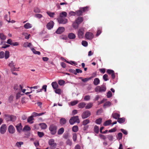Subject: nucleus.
<instances>
[{"mask_svg":"<svg viewBox=\"0 0 149 149\" xmlns=\"http://www.w3.org/2000/svg\"><path fill=\"white\" fill-rule=\"evenodd\" d=\"M49 129L52 135H55L56 133L57 127L56 125L52 124L49 126Z\"/></svg>","mask_w":149,"mask_h":149,"instance_id":"1","label":"nucleus"},{"mask_svg":"<svg viewBox=\"0 0 149 149\" xmlns=\"http://www.w3.org/2000/svg\"><path fill=\"white\" fill-rule=\"evenodd\" d=\"M49 146L48 147L49 149H55L56 148V143L54 142V139H50L48 142Z\"/></svg>","mask_w":149,"mask_h":149,"instance_id":"2","label":"nucleus"},{"mask_svg":"<svg viewBox=\"0 0 149 149\" xmlns=\"http://www.w3.org/2000/svg\"><path fill=\"white\" fill-rule=\"evenodd\" d=\"M106 90V88L104 85L97 86L95 88L96 92L102 93L105 92Z\"/></svg>","mask_w":149,"mask_h":149,"instance_id":"3","label":"nucleus"},{"mask_svg":"<svg viewBox=\"0 0 149 149\" xmlns=\"http://www.w3.org/2000/svg\"><path fill=\"white\" fill-rule=\"evenodd\" d=\"M70 123L71 124H73L75 123H79L80 120L78 116H74L72 117L69 120Z\"/></svg>","mask_w":149,"mask_h":149,"instance_id":"4","label":"nucleus"},{"mask_svg":"<svg viewBox=\"0 0 149 149\" xmlns=\"http://www.w3.org/2000/svg\"><path fill=\"white\" fill-rule=\"evenodd\" d=\"M9 66L11 68V71H14L18 70V69L19 68V67L18 68H16L15 67V63L13 61H11L9 64Z\"/></svg>","mask_w":149,"mask_h":149,"instance_id":"5","label":"nucleus"},{"mask_svg":"<svg viewBox=\"0 0 149 149\" xmlns=\"http://www.w3.org/2000/svg\"><path fill=\"white\" fill-rule=\"evenodd\" d=\"M91 115L90 112L88 110H86L81 115L82 118L83 119H85L89 117Z\"/></svg>","mask_w":149,"mask_h":149,"instance_id":"6","label":"nucleus"},{"mask_svg":"<svg viewBox=\"0 0 149 149\" xmlns=\"http://www.w3.org/2000/svg\"><path fill=\"white\" fill-rule=\"evenodd\" d=\"M84 32V29L83 28H81L79 30L78 32V35L79 38H83Z\"/></svg>","mask_w":149,"mask_h":149,"instance_id":"7","label":"nucleus"},{"mask_svg":"<svg viewBox=\"0 0 149 149\" xmlns=\"http://www.w3.org/2000/svg\"><path fill=\"white\" fill-rule=\"evenodd\" d=\"M58 21L59 24H65L68 22V20L65 18L59 17Z\"/></svg>","mask_w":149,"mask_h":149,"instance_id":"8","label":"nucleus"},{"mask_svg":"<svg viewBox=\"0 0 149 149\" xmlns=\"http://www.w3.org/2000/svg\"><path fill=\"white\" fill-rule=\"evenodd\" d=\"M7 130V126L5 124L1 125L0 128V132L2 134H4L6 131Z\"/></svg>","mask_w":149,"mask_h":149,"instance_id":"9","label":"nucleus"},{"mask_svg":"<svg viewBox=\"0 0 149 149\" xmlns=\"http://www.w3.org/2000/svg\"><path fill=\"white\" fill-rule=\"evenodd\" d=\"M8 130L9 132L11 134H14L15 131V128L12 125H10L9 126Z\"/></svg>","mask_w":149,"mask_h":149,"instance_id":"10","label":"nucleus"},{"mask_svg":"<svg viewBox=\"0 0 149 149\" xmlns=\"http://www.w3.org/2000/svg\"><path fill=\"white\" fill-rule=\"evenodd\" d=\"M85 36L86 39L91 40L93 38V35L91 32H87L86 33Z\"/></svg>","mask_w":149,"mask_h":149,"instance_id":"11","label":"nucleus"},{"mask_svg":"<svg viewBox=\"0 0 149 149\" xmlns=\"http://www.w3.org/2000/svg\"><path fill=\"white\" fill-rule=\"evenodd\" d=\"M65 31V28L63 27H59L56 31V33L57 34H61Z\"/></svg>","mask_w":149,"mask_h":149,"instance_id":"12","label":"nucleus"},{"mask_svg":"<svg viewBox=\"0 0 149 149\" xmlns=\"http://www.w3.org/2000/svg\"><path fill=\"white\" fill-rule=\"evenodd\" d=\"M16 127L17 131L19 133H20L22 130V126L21 123L17 124L16 126Z\"/></svg>","mask_w":149,"mask_h":149,"instance_id":"13","label":"nucleus"},{"mask_svg":"<svg viewBox=\"0 0 149 149\" xmlns=\"http://www.w3.org/2000/svg\"><path fill=\"white\" fill-rule=\"evenodd\" d=\"M54 24V23L53 21H50L47 24L46 26L47 29L49 30L52 29L53 27Z\"/></svg>","mask_w":149,"mask_h":149,"instance_id":"14","label":"nucleus"},{"mask_svg":"<svg viewBox=\"0 0 149 149\" xmlns=\"http://www.w3.org/2000/svg\"><path fill=\"white\" fill-rule=\"evenodd\" d=\"M112 116L113 118H114L116 119H117L118 120L120 117V115L119 113H117L113 112L112 114Z\"/></svg>","mask_w":149,"mask_h":149,"instance_id":"15","label":"nucleus"},{"mask_svg":"<svg viewBox=\"0 0 149 149\" xmlns=\"http://www.w3.org/2000/svg\"><path fill=\"white\" fill-rule=\"evenodd\" d=\"M83 18L82 17H79L76 20V22L78 24H80L83 21Z\"/></svg>","mask_w":149,"mask_h":149,"instance_id":"16","label":"nucleus"},{"mask_svg":"<svg viewBox=\"0 0 149 149\" xmlns=\"http://www.w3.org/2000/svg\"><path fill=\"white\" fill-rule=\"evenodd\" d=\"M68 37L70 39H74L75 38L76 36L74 33H70L68 34Z\"/></svg>","mask_w":149,"mask_h":149,"instance_id":"17","label":"nucleus"},{"mask_svg":"<svg viewBox=\"0 0 149 149\" xmlns=\"http://www.w3.org/2000/svg\"><path fill=\"white\" fill-rule=\"evenodd\" d=\"M52 85L54 89H57L58 87V85L56 81L52 82Z\"/></svg>","mask_w":149,"mask_h":149,"instance_id":"18","label":"nucleus"},{"mask_svg":"<svg viewBox=\"0 0 149 149\" xmlns=\"http://www.w3.org/2000/svg\"><path fill=\"white\" fill-rule=\"evenodd\" d=\"M125 120V118L124 117L119 118L117 120V122L120 124L123 123Z\"/></svg>","mask_w":149,"mask_h":149,"instance_id":"19","label":"nucleus"},{"mask_svg":"<svg viewBox=\"0 0 149 149\" xmlns=\"http://www.w3.org/2000/svg\"><path fill=\"white\" fill-rule=\"evenodd\" d=\"M86 104L84 102H81L79 103L78 104V107L81 109H82L85 107Z\"/></svg>","mask_w":149,"mask_h":149,"instance_id":"20","label":"nucleus"},{"mask_svg":"<svg viewBox=\"0 0 149 149\" xmlns=\"http://www.w3.org/2000/svg\"><path fill=\"white\" fill-rule=\"evenodd\" d=\"M67 14L65 12H62L60 13L59 15L60 17H59L65 18L67 16Z\"/></svg>","mask_w":149,"mask_h":149,"instance_id":"21","label":"nucleus"},{"mask_svg":"<svg viewBox=\"0 0 149 149\" xmlns=\"http://www.w3.org/2000/svg\"><path fill=\"white\" fill-rule=\"evenodd\" d=\"M112 121L111 120L109 119L105 121L104 124L103 125L104 126H107L110 125Z\"/></svg>","mask_w":149,"mask_h":149,"instance_id":"22","label":"nucleus"},{"mask_svg":"<svg viewBox=\"0 0 149 149\" xmlns=\"http://www.w3.org/2000/svg\"><path fill=\"white\" fill-rule=\"evenodd\" d=\"M100 83V80L99 78H95L93 81V84L95 85H98Z\"/></svg>","mask_w":149,"mask_h":149,"instance_id":"23","label":"nucleus"},{"mask_svg":"<svg viewBox=\"0 0 149 149\" xmlns=\"http://www.w3.org/2000/svg\"><path fill=\"white\" fill-rule=\"evenodd\" d=\"M39 125L40 126L41 128L42 129H45L47 127V125L45 123H41L39 124Z\"/></svg>","mask_w":149,"mask_h":149,"instance_id":"24","label":"nucleus"},{"mask_svg":"<svg viewBox=\"0 0 149 149\" xmlns=\"http://www.w3.org/2000/svg\"><path fill=\"white\" fill-rule=\"evenodd\" d=\"M4 116L5 117V119L7 122L10 121L11 115L5 114Z\"/></svg>","mask_w":149,"mask_h":149,"instance_id":"25","label":"nucleus"},{"mask_svg":"<svg viewBox=\"0 0 149 149\" xmlns=\"http://www.w3.org/2000/svg\"><path fill=\"white\" fill-rule=\"evenodd\" d=\"M31 130V128L28 125L25 126L23 128L22 131L24 132L30 131Z\"/></svg>","mask_w":149,"mask_h":149,"instance_id":"26","label":"nucleus"},{"mask_svg":"<svg viewBox=\"0 0 149 149\" xmlns=\"http://www.w3.org/2000/svg\"><path fill=\"white\" fill-rule=\"evenodd\" d=\"M24 27L26 29H29L32 27V26L31 24L29 23H27L25 24L24 25Z\"/></svg>","mask_w":149,"mask_h":149,"instance_id":"27","label":"nucleus"},{"mask_svg":"<svg viewBox=\"0 0 149 149\" xmlns=\"http://www.w3.org/2000/svg\"><path fill=\"white\" fill-rule=\"evenodd\" d=\"M111 105V103L109 102L108 101L106 102L103 105V107L104 108H105L106 107H109Z\"/></svg>","mask_w":149,"mask_h":149,"instance_id":"28","label":"nucleus"},{"mask_svg":"<svg viewBox=\"0 0 149 149\" xmlns=\"http://www.w3.org/2000/svg\"><path fill=\"white\" fill-rule=\"evenodd\" d=\"M17 117L16 116L13 115H11V117L10 120V121L12 122H15L16 120Z\"/></svg>","mask_w":149,"mask_h":149,"instance_id":"29","label":"nucleus"},{"mask_svg":"<svg viewBox=\"0 0 149 149\" xmlns=\"http://www.w3.org/2000/svg\"><path fill=\"white\" fill-rule=\"evenodd\" d=\"M32 44L31 43H29L28 42L24 43L23 46L24 47H30L31 46Z\"/></svg>","mask_w":149,"mask_h":149,"instance_id":"30","label":"nucleus"},{"mask_svg":"<svg viewBox=\"0 0 149 149\" xmlns=\"http://www.w3.org/2000/svg\"><path fill=\"white\" fill-rule=\"evenodd\" d=\"M76 15L77 16H81L82 15V11L80 10L76 11Z\"/></svg>","mask_w":149,"mask_h":149,"instance_id":"31","label":"nucleus"},{"mask_svg":"<svg viewBox=\"0 0 149 149\" xmlns=\"http://www.w3.org/2000/svg\"><path fill=\"white\" fill-rule=\"evenodd\" d=\"M93 106V103L92 102H90L88 103L87 105L85 106L86 109H89L92 107Z\"/></svg>","mask_w":149,"mask_h":149,"instance_id":"32","label":"nucleus"},{"mask_svg":"<svg viewBox=\"0 0 149 149\" xmlns=\"http://www.w3.org/2000/svg\"><path fill=\"white\" fill-rule=\"evenodd\" d=\"M89 7L88 6H86V7L80 8L81 10V11H82V13L88 11V8Z\"/></svg>","mask_w":149,"mask_h":149,"instance_id":"33","label":"nucleus"},{"mask_svg":"<svg viewBox=\"0 0 149 149\" xmlns=\"http://www.w3.org/2000/svg\"><path fill=\"white\" fill-rule=\"evenodd\" d=\"M33 120V116H32L29 117L27 119V122L28 123H32L33 122H31L32 120Z\"/></svg>","mask_w":149,"mask_h":149,"instance_id":"34","label":"nucleus"},{"mask_svg":"<svg viewBox=\"0 0 149 149\" xmlns=\"http://www.w3.org/2000/svg\"><path fill=\"white\" fill-rule=\"evenodd\" d=\"M64 132V129L63 127L60 129L58 131V134L59 135L61 134Z\"/></svg>","mask_w":149,"mask_h":149,"instance_id":"35","label":"nucleus"},{"mask_svg":"<svg viewBox=\"0 0 149 149\" xmlns=\"http://www.w3.org/2000/svg\"><path fill=\"white\" fill-rule=\"evenodd\" d=\"M94 132L97 134H98L99 132V128L97 125H95L94 129Z\"/></svg>","mask_w":149,"mask_h":149,"instance_id":"36","label":"nucleus"},{"mask_svg":"<svg viewBox=\"0 0 149 149\" xmlns=\"http://www.w3.org/2000/svg\"><path fill=\"white\" fill-rule=\"evenodd\" d=\"M102 118H100L96 119L95 121V123L97 124L100 125L102 123Z\"/></svg>","mask_w":149,"mask_h":149,"instance_id":"37","label":"nucleus"},{"mask_svg":"<svg viewBox=\"0 0 149 149\" xmlns=\"http://www.w3.org/2000/svg\"><path fill=\"white\" fill-rule=\"evenodd\" d=\"M66 123V120L65 118H62L60 120V123L61 124H65Z\"/></svg>","mask_w":149,"mask_h":149,"instance_id":"38","label":"nucleus"},{"mask_svg":"<svg viewBox=\"0 0 149 149\" xmlns=\"http://www.w3.org/2000/svg\"><path fill=\"white\" fill-rule=\"evenodd\" d=\"M31 49L34 54L39 55H40V52L36 51V50L33 48H31Z\"/></svg>","mask_w":149,"mask_h":149,"instance_id":"39","label":"nucleus"},{"mask_svg":"<svg viewBox=\"0 0 149 149\" xmlns=\"http://www.w3.org/2000/svg\"><path fill=\"white\" fill-rule=\"evenodd\" d=\"M0 38L2 40H5L6 38V36L3 33H0Z\"/></svg>","mask_w":149,"mask_h":149,"instance_id":"40","label":"nucleus"},{"mask_svg":"<svg viewBox=\"0 0 149 149\" xmlns=\"http://www.w3.org/2000/svg\"><path fill=\"white\" fill-rule=\"evenodd\" d=\"M72 130L74 132H77L78 130V127L77 126L75 125L72 128Z\"/></svg>","mask_w":149,"mask_h":149,"instance_id":"41","label":"nucleus"},{"mask_svg":"<svg viewBox=\"0 0 149 149\" xmlns=\"http://www.w3.org/2000/svg\"><path fill=\"white\" fill-rule=\"evenodd\" d=\"M9 57V52L7 51L5 52V57L6 59H8Z\"/></svg>","mask_w":149,"mask_h":149,"instance_id":"42","label":"nucleus"},{"mask_svg":"<svg viewBox=\"0 0 149 149\" xmlns=\"http://www.w3.org/2000/svg\"><path fill=\"white\" fill-rule=\"evenodd\" d=\"M47 14L51 17H53L55 15L54 13L50 12L49 11L47 12Z\"/></svg>","mask_w":149,"mask_h":149,"instance_id":"43","label":"nucleus"},{"mask_svg":"<svg viewBox=\"0 0 149 149\" xmlns=\"http://www.w3.org/2000/svg\"><path fill=\"white\" fill-rule=\"evenodd\" d=\"M89 120L88 119L85 120L83 122V125H86L89 123Z\"/></svg>","mask_w":149,"mask_h":149,"instance_id":"44","label":"nucleus"},{"mask_svg":"<svg viewBox=\"0 0 149 149\" xmlns=\"http://www.w3.org/2000/svg\"><path fill=\"white\" fill-rule=\"evenodd\" d=\"M38 135L40 137H42L44 135V133L42 132H38Z\"/></svg>","mask_w":149,"mask_h":149,"instance_id":"45","label":"nucleus"},{"mask_svg":"<svg viewBox=\"0 0 149 149\" xmlns=\"http://www.w3.org/2000/svg\"><path fill=\"white\" fill-rule=\"evenodd\" d=\"M55 92L56 93L58 94H60L61 93V90L60 89H55Z\"/></svg>","mask_w":149,"mask_h":149,"instance_id":"46","label":"nucleus"},{"mask_svg":"<svg viewBox=\"0 0 149 149\" xmlns=\"http://www.w3.org/2000/svg\"><path fill=\"white\" fill-rule=\"evenodd\" d=\"M65 83V81L62 80H60L58 81V84L61 85L62 86Z\"/></svg>","mask_w":149,"mask_h":149,"instance_id":"47","label":"nucleus"},{"mask_svg":"<svg viewBox=\"0 0 149 149\" xmlns=\"http://www.w3.org/2000/svg\"><path fill=\"white\" fill-rule=\"evenodd\" d=\"M91 97L90 95H87L84 96V100L85 101H88L90 99Z\"/></svg>","mask_w":149,"mask_h":149,"instance_id":"48","label":"nucleus"},{"mask_svg":"<svg viewBox=\"0 0 149 149\" xmlns=\"http://www.w3.org/2000/svg\"><path fill=\"white\" fill-rule=\"evenodd\" d=\"M23 144V143L22 142H17L16 143V146L18 147H20Z\"/></svg>","mask_w":149,"mask_h":149,"instance_id":"49","label":"nucleus"},{"mask_svg":"<svg viewBox=\"0 0 149 149\" xmlns=\"http://www.w3.org/2000/svg\"><path fill=\"white\" fill-rule=\"evenodd\" d=\"M79 24H77L76 22L75 23L74 22L73 23L72 25L74 28L77 29L78 27Z\"/></svg>","mask_w":149,"mask_h":149,"instance_id":"50","label":"nucleus"},{"mask_svg":"<svg viewBox=\"0 0 149 149\" xmlns=\"http://www.w3.org/2000/svg\"><path fill=\"white\" fill-rule=\"evenodd\" d=\"M103 78L105 81H107L108 80V76L107 74H104L103 76Z\"/></svg>","mask_w":149,"mask_h":149,"instance_id":"51","label":"nucleus"},{"mask_svg":"<svg viewBox=\"0 0 149 149\" xmlns=\"http://www.w3.org/2000/svg\"><path fill=\"white\" fill-rule=\"evenodd\" d=\"M112 96V93L110 91H109L107 94V97L108 98H110Z\"/></svg>","mask_w":149,"mask_h":149,"instance_id":"52","label":"nucleus"},{"mask_svg":"<svg viewBox=\"0 0 149 149\" xmlns=\"http://www.w3.org/2000/svg\"><path fill=\"white\" fill-rule=\"evenodd\" d=\"M114 72V71L113 70L110 69H108L107 71V72L109 74H112Z\"/></svg>","mask_w":149,"mask_h":149,"instance_id":"53","label":"nucleus"},{"mask_svg":"<svg viewBox=\"0 0 149 149\" xmlns=\"http://www.w3.org/2000/svg\"><path fill=\"white\" fill-rule=\"evenodd\" d=\"M75 72H76V74H77V73H81L82 72V70L79 69H76L75 70Z\"/></svg>","mask_w":149,"mask_h":149,"instance_id":"54","label":"nucleus"},{"mask_svg":"<svg viewBox=\"0 0 149 149\" xmlns=\"http://www.w3.org/2000/svg\"><path fill=\"white\" fill-rule=\"evenodd\" d=\"M78 103L77 101L75 100L70 102L71 105L72 106H74L76 104Z\"/></svg>","mask_w":149,"mask_h":149,"instance_id":"55","label":"nucleus"},{"mask_svg":"<svg viewBox=\"0 0 149 149\" xmlns=\"http://www.w3.org/2000/svg\"><path fill=\"white\" fill-rule=\"evenodd\" d=\"M72 139L74 141H76L77 139V135L76 133L73 134Z\"/></svg>","mask_w":149,"mask_h":149,"instance_id":"56","label":"nucleus"},{"mask_svg":"<svg viewBox=\"0 0 149 149\" xmlns=\"http://www.w3.org/2000/svg\"><path fill=\"white\" fill-rule=\"evenodd\" d=\"M81 44L83 46L85 47H86L88 45V43L86 41H82Z\"/></svg>","mask_w":149,"mask_h":149,"instance_id":"57","label":"nucleus"},{"mask_svg":"<svg viewBox=\"0 0 149 149\" xmlns=\"http://www.w3.org/2000/svg\"><path fill=\"white\" fill-rule=\"evenodd\" d=\"M4 56V53L3 52H0V58H3Z\"/></svg>","mask_w":149,"mask_h":149,"instance_id":"58","label":"nucleus"},{"mask_svg":"<svg viewBox=\"0 0 149 149\" xmlns=\"http://www.w3.org/2000/svg\"><path fill=\"white\" fill-rule=\"evenodd\" d=\"M35 17L38 18H40L42 17V15L40 14H37L35 15Z\"/></svg>","mask_w":149,"mask_h":149,"instance_id":"59","label":"nucleus"},{"mask_svg":"<svg viewBox=\"0 0 149 149\" xmlns=\"http://www.w3.org/2000/svg\"><path fill=\"white\" fill-rule=\"evenodd\" d=\"M116 130V127H114L113 129H112L109 131V132H114Z\"/></svg>","mask_w":149,"mask_h":149,"instance_id":"60","label":"nucleus"},{"mask_svg":"<svg viewBox=\"0 0 149 149\" xmlns=\"http://www.w3.org/2000/svg\"><path fill=\"white\" fill-rule=\"evenodd\" d=\"M66 143L67 145H68L70 146L72 145V141L71 140L69 139H68L67 140L66 142Z\"/></svg>","mask_w":149,"mask_h":149,"instance_id":"61","label":"nucleus"},{"mask_svg":"<svg viewBox=\"0 0 149 149\" xmlns=\"http://www.w3.org/2000/svg\"><path fill=\"white\" fill-rule=\"evenodd\" d=\"M120 130L125 135L127 134V132L125 130L121 129H120Z\"/></svg>","mask_w":149,"mask_h":149,"instance_id":"62","label":"nucleus"},{"mask_svg":"<svg viewBox=\"0 0 149 149\" xmlns=\"http://www.w3.org/2000/svg\"><path fill=\"white\" fill-rule=\"evenodd\" d=\"M122 134L121 133H119L118 134V136L119 139H120L122 137Z\"/></svg>","mask_w":149,"mask_h":149,"instance_id":"63","label":"nucleus"},{"mask_svg":"<svg viewBox=\"0 0 149 149\" xmlns=\"http://www.w3.org/2000/svg\"><path fill=\"white\" fill-rule=\"evenodd\" d=\"M90 80V78H86L84 79H82L81 80L84 82H86L88 80Z\"/></svg>","mask_w":149,"mask_h":149,"instance_id":"64","label":"nucleus"}]
</instances>
